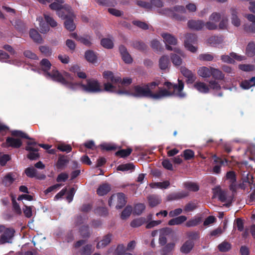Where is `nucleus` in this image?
<instances>
[{"label":"nucleus","instance_id":"obj_1","mask_svg":"<svg viewBox=\"0 0 255 255\" xmlns=\"http://www.w3.org/2000/svg\"><path fill=\"white\" fill-rule=\"evenodd\" d=\"M171 94L166 89H161L157 93H153L144 84L142 86L140 85L134 86L133 93L131 95L136 97H148L154 99H159L169 96Z\"/></svg>","mask_w":255,"mask_h":255},{"label":"nucleus","instance_id":"obj_2","mask_svg":"<svg viewBox=\"0 0 255 255\" xmlns=\"http://www.w3.org/2000/svg\"><path fill=\"white\" fill-rule=\"evenodd\" d=\"M86 84L79 83V86L84 92L89 93H97L103 91L98 80L94 78L86 80Z\"/></svg>","mask_w":255,"mask_h":255},{"label":"nucleus","instance_id":"obj_3","mask_svg":"<svg viewBox=\"0 0 255 255\" xmlns=\"http://www.w3.org/2000/svg\"><path fill=\"white\" fill-rule=\"evenodd\" d=\"M178 84H173L170 82H165L164 83V85L166 86L168 90L173 89V92H170L171 93V95L168 96H171L172 95H175L176 96L179 97L180 98H183L185 97V94L182 91L184 88V83L179 79L178 80Z\"/></svg>","mask_w":255,"mask_h":255},{"label":"nucleus","instance_id":"obj_4","mask_svg":"<svg viewBox=\"0 0 255 255\" xmlns=\"http://www.w3.org/2000/svg\"><path fill=\"white\" fill-rule=\"evenodd\" d=\"M14 233L15 230L13 228L0 225V244L11 243Z\"/></svg>","mask_w":255,"mask_h":255},{"label":"nucleus","instance_id":"obj_5","mask_svg":"<svg viewBox=\"0 0 255 255\" xmlns=\"http://www.w3.org/2000/svg\"><path fill=\"white\" fill-rule=\"evenodd\" d=\"M115 202H116V208L117 209L123 208L127 203L125 194L121 192L112 195L109 198L108 204L109 206L111 207L115 204Z\"/></svg>","mask_w":255,"mask_h":255},{"label":"nucleus","instance_id":"obj_6","mask_svg":"<svg viewBox=\"0 0 255 255\" xmlns=\"http://www.w3.org/2000/svg\"><path fill=\"white\" fill-rule=\"evenodd\" d=\"M162 37L166 45V48L168 50H173L175 52L182 55V51L178 48H172L170 45H175L177 44V39L172 35L168 33L162 34Z\"/></svg>","mask_w":255,"mask_h":255},{"label":"nucleus","instance_id":"obj_7","mask_svg":"<svg viewBox=\"0 0 255 255\" xmlns=\"http://www.w3.org/2000/svg\"><path fill=\"white\" fill-rule=\"evenodd\" d=\"M27 146L25 147V150L29 152L27 155V157L30 160H36L40 157L39 154L38 153V148H35L34 146L37 145L35 141H27Z\"/></svg>","mask_w":255,"mask_h":255},{"label":"nucleus","instance_id":"obj_8","mask_svg":"<svg viewBox=\"0 0 255 255\" xmlns=\"http://www.w3.org/2000/svg\"><path fill=\"white\" fill-rule=\"evenodd\" d=\"M197 41V37L196 34L193 33H187L185 35L184 41L185 47L190 51L194 53L197 51V48L193 46Z\"/></svg>","mask_w":255,"mask_h":255},{"label":"nucleus","instance_id":"obj_9","mask_svg":"<svg viewBox=\"0 0 255 255\" xmlns=\"http://www.w3.org/2000/svg\"><path fill=\"white\" fill-rule=\"evenodd\" d=\"M46 76L51 78L53 81L59 82L62 85H67L68 84V81L57 70H52L51 72L47 73Z\"/></svg>","mask_w":255,"mask_h":255},{"label":"nucleus","instance_id":"obj_10","mask_svg":"<svg viewBox=\"0 0 255 255\" xmlns=\"http://www.w3.org/2000/svg\"><path fill=\"white\" fill-rule=\"evenodd\" d=\"M16 174L15 172L6 173L1 179V184L5 187L10 186L15 180Z\"/></svg>","mask_w":255,"mask_h":255},{"label":"nucleus","instance_id":"obj_11","mask_svg":"<svg viewBox=\"0 0 255 255\" xmlns=\"http://www.w3.org/2000/svg\"><path fill=\"white\" fill-rule=\"evenodd\" d=\"M247 18L252 23L244 24V30L247 32L255 33V15L249 14L247 15Z\"/></svg>","mask_w":255,"mask_h":255},{"label":"nucleus","instance_id":"obj_12","mask_svg":"<svg viewBox=\"0 0 255 255\" xmlns=\"http://www.w3.org/2000/svg\"><path fill=\"white\" fill-rule=\"evenodd\" d=\"M180 72L185 77L187 78V83L191 84L195 81L196 78L195 75L185 67H181Z\"/></svg>","mask_w":255,"mask_h":255},{"label":"nucleus","instance_id":"obj_13","mask_svg":"<svg viewBox=\"0 0 255 255\" xmlns=\"http://www.w3.org/2000/svg\"><path fill=\"white\" fill-rule=\"evenodd\" d=\"M64 10L60 9L56 12L57 15L63 19H65L68 18L70 15H72V7L67 4L64 5Z\"/></svg>","mask_w":255,"mask_h":255},{"label":"nucleus","instance_id":"obj_14","mask_svg":"<svg viewBox=\"0 0 255 255\" xmlns=\"http://www.w3.org/2000/svg\"><path fill=\"white\" fill-rule=\"evenodd\" d=\"M5 143L6 145V147H11L14 148H18L22 145L21 139L12 137H7Z\"/></svg>","mask_w":255,"mask_h":255},{"label":"nucleus","instance_id":"obj_15","mask_svg":"<svg viewBox=\"0 0 255 255\" xmlns=\"http://www.w3.org/2000/svg\"><path fill=\"white\" fill-rule=\"evenodd\" d=\"M189 195L188 192L186 191H180L178 192H173L169 194L167 196V200L168 201L177 200L187 197Z\"/></svg>","mask_w":255,"mask_h":255},{"label":"nucleus","instance_id":"obj_16","mask_svg":"<svg viewBox=\"0 0 255 255\" xmlns=\"http://www.w3.org/2000/svg\"><path fill=\"white\" fill-rule=\"evenodd\" d=\"M204 26V23L202 20H190L188 22L189 28L193 30H200Z\"/></svg>","mask_w":255,"mask_h":255},{"label":"nucleus","instance_id":"obj_17","mask_svg":"<svg viewBox=\"0 0 255 255\" xmlns=\"http://www.w3.org/2000/svg\"><path fill=\"white\" fill-rule=\"evenodd\" d=\"M111 190L110 184L108 183L101 184L97 190V193L99 196H104L107 194Z\"/></svg>","mask_w":255,"mask_h":255},{"label":"nucleus","instance_id":"obj_18","mask_svg":"<svg viewBox=\"0 0 255 255\" xmlns=\"http://www.w3.org/2000/svg\"><path fill=\"white\" fill-rule=\"evenodd\" d=\"M85 58L89 62L94 64L97 62V55L92 50H88L85 52Z\"/></svg>","mask_w":255,"mask_h":255},{"label":"nucleus","instance_id":"obj_19","mask_svg":"<svg viewBox=\"0 0 255 255\" xmlns=\"http://www.w3.org/2000/svg\"><path fill=\"white\" fill-rule=\"evenodd\" d=\"M103 77L113 83H118L121 82V78L120 77H115L112 72L110 71H105L103 74Z\"/></svg>","mask_w":255,"mask_h":255},{"label":"nucleus","instance_id":"obj_20","mask_svg":"<svg viewBox=\"0 0 255 255\" xmlns=\"http://www.w3.org/2000/svg\"><path fill=\"white\" fill-rule=\"evenodd\" d=\"M214 196L218 197L219 200L222 202H224L227 199L226 192L222 190L219 187L215 188L213 189Z\"/></svg>","mask_w":255,"mask_h":255},{"label":"nucleus","instance_id":"obj_21","mask_svg":"<svg viewBox=\"0 0 255 255\" xmlns=\"http://www.w3.org/2000/svg\"><path fill=\"white\" fill-rule=\"evenodd\" d=\"M74 14L70 15L65 19L64 21V26L66 29L70 31H74L76 28V25L74 22Z\"/></svg>","mask_w":255,"mask_h":255},{"label":"nucleus","instance_id":"obj_22","mask_svg":"<svg viewBox=\"0 0 255 255\" xmlns=\"http://www.w3.org/2000/svg\"><path fill=\"white\" fill-rule=\"evenodd\" d=\"M24 172L26 176L29 178L36 177L39 179H44L45 178V176L44 175H41L40 176H37V170L33 167L26 168Z\"/></svg>","mask_w":255,"mask_h":255},{"label":"nucleus","instance_id":"obj_23","mask_svg":"<svg viewBox=\"0 0 255 255\" xmlns=\"http://www.w3.org/2000/svg\"><path fill=\"white\" fill-rule=\"evenodd\" d=\"M39 66L44 72V75L46 76L47 73H50L49 71L52 66L50 62L47 59H42L39 63Z\"/></svg>","mask_w":255,"mask_h":255},{"label":"nucleus","instance_id":"obj_24","mask_svg":"<svg viewBox=\"0 0 255 255\" xmlns=\"http://www.w3.org/2000/svg\"><path fill=\"white\" fill-rule=\"evenodd\" d=\"M187 218L184 215L173 218L168 221V224L169 226L179 225L185 222Z\"/></svg>","mask_w":255,"mask_h":255},{"label":"nucleus","instance_id":"obj_25","mask_svg":"<svg viewBox=\"0 0 255 255\" xmlns=\"http://www.w3.org/2000/svg\"><path fill=\"white\" fill-rule=\"evenodd\" d=\"M112 234H108L104 236L103 239L97 245V249L103 248L109 245L112 240Z\"/></svg>","mask_w":255,"mask_h":255},{"label":"nucleus","instance_id":"obj_26","mask_svg":"<svg viewBox=\"0 0 255 255\" xmlns=\"http://www.w3.org/2000/svg\"><path fill=\"white\" fill-rule=\"evenodd\" d=\"M194 245V242L191 240L186 241L180 248V251L183 254H188L192 250Z\"/></svg>","mask_w":255,"mask_h":255},{"label":"nucleus","instance_id":"obj_27","mask_svg":"<svg viewBox=\"0 0 255 255\" xmlns=\"http://www.w3.org/2000/svg\"><path fill=\"white\" fill-rule=\"evenodd\" d=\"M29 36L30 38L36 43H41L43 42V39L41 35L34 29H31L30 30Z\"/></svg>","mask_w":255,"mask_h":255},{"label":"nucleus","instance_id":"obj_28","mask_svg":"<svg viewBox=\"0 0 255 255\" xmlns=\"http://www.w3.org/2000/svg\"><path fill=\"white\" fill-rule=\"evenodd\" d=\"M69 162V159L66 156L59 154L56 166L57 169H61Z\"/></svg>","mask_w":255,"mask_h":255},{"label":"nucleus","instance_id":"obj_29","mask_svg":"<svg viewBox=\"0 0 255 255\" xmlns=\"http://www.w3.org/2000/svg\"><path fill=\"white\" fill-rule=\"evenodd\" d=\"M212 67L208 68L207 67H200L198 71V75L203 78L210 77L212 75Z\"/></svg>","mask_w":255,"mask_h":255},{"label":"nucleus","instance_id":"obj_30","mask_svg":"<svg viewBox=\"0 0 255 255\" xmlns=\"http://www.w3.org/2000/svg\"><path fill=\"white\" fill-rule=\"evenodd\" d=\"M121 0L122 2H125L127 0ZM97 2L100 5L107 7H114L117 4L116 0H97Z\"/></svg>","mask_w":255,"mask_h":255},{"label":"nucleus","instance_id":"obj_31","mask_svg":"<svg viewBox=\"0 0 255 255\" xmlns=\"http://www.w3.org/2000/svg\"><path fill=\"white\" fill-rule=\"evenodd\" d=\"M194 86L196 90L202 93H207L209 91V87L203 82H197L194 84Z\"/></svg>","mask_w":255,"mask_h":255},{"label":"nucleus","instance_id":"obj_32","mask_svg":"<svg viewBox=\"0 0 255 255\" xmlns=\"http://www.w3.org/2000/svg\"><path fill=\"white\" fill-rule=\"evenodd\" d=\"M149 205L151 207H154L159 204L161 200L159 196L155 195H152L147 198Z\"/></svg>","mask_w":255,"mask_h":255},{"label":"nucleus","instance_id":"obj_33","mask_svg":"<svg viewBox=\"0 0 255 255\" xmlns=\"http://www.w3.org/2000/svg\"><path fill=\"white\" fill-rule=\"evenodd\" d=\"M135 166L132 163H128L126 164H122L117 167V170L122 171L132 172L134 170Z\"/></svg>","mask_w":255,"mask_h":255},{"label":"nucleus","instance_id":"obj_34","mask_svg":"<svg viewBox=\"0 0 255 255\" xmlns=\"http://www.w3.org/2000/svg\"><path fill=\"white\" fill-rule=\"evenodd\" d=\"M255 86V77H253L249 80H245L241 83V87L244 89H249Z\"/></svg>","mask_w":255,"mask_h":255},{"label":"nucleus","instance_id":"obj_35","mask_svg":"<svg viewBox=\"0 0 255 255\" xmlns=\"http://www.w3.org/2000/svg\"><path fill=\"white\" fill-rule=\"evenodd\" d=\"M169 63V59L167 56L164 55L159 60V66L161 70H165L168 68Z\"/></svg>","mask_w":255,"mask_h":255},{"label":"nucleus","instance_id":"obj_36","mask_svg":"<svg viewBox=\"0 0 255 255\" xmlns=\"http://www.w3.org/2000/svg\"><path fill=\"white\" fill-rule=\"evenodd\" d=\"M170 233V230L168 228H163L161 230V234L159 236V243L161 246L166 244L167 239L165 235H167Z\"/></svg>","mask_w":255,"mask_h":255},{"label":"nucleus","instance_id":"obj_37","mask_svg":"<svg viewBox=\"0 0 255 255\" xmlns=\"http://www.w3.org/2000/svg\"><path fill=\"white\" fill-rule=\"evenodd\" d=\"M246 54L249 57H252L255 55V44L254 42H250L247 46Z\"/></svg>","mask_w":255,"mask_h":255},{"label":"nucleus","instance_id":"obj_38","mask_svg":"<svg viewBox=\"0 0 255 255\" xmlns=\"http://www.w3.org/2000/svg\"><path fill=\"white\" fill-rule=\"evenodd\" d=\"M132 45L134 48L141 51L146 50L147 48V46L141 40L133 41Z\"/></svg>","mask_w":255,"mask_h":255},{"label":"nucleus","instance_id":"obj_39","mask_svg":"<svg viewBox=\"0 0 255 255\" xmlns=\"http://www.w3.org/2000/svg\"><path fill=\"white\" fill-rule=\"evenodd\" d=\"M11 134L13 136L20 137L21 138H25L31 140H33L34 139L30 138L26 133L23 132L21 130H14L11 132Z\"/></svg>","mask_w":255,"mask_h":255},{"label":"nucleus","instance_id":"obj_40","mask_svg":"<svg viewBox=\"0 0 255 255\" xmlns=\"http://www.w3.org/2000/svg\"><path fill=\"white\" fill-rule=\"evenodd\" d=\"M232 248V245L227 241H224L218 246V249L221 252H227Z\"/></svg>","mask_w":255,"mask_h":255},{"label":"nucleus","instance_id":"obj_41","mask_svg":"<svg viewBox=\"0 0 255 255\" xmlns=\"http://www.w3.org/2000/svg\"><path fill=\"white\" fill-rule=\"evenodd\" d=\"M237 11L236 9L234 8L231 9V14H232V24L238 27L240 25L241 21L240 19L239 18V17L237 16Z\"/></svg>","mask_w":255,"mask_h":255},{"label":"nucleus","instance_id":"obj_42","mask_svg":"<svg viewBox=\"0 0 255 255\" xmlns=\"http://www.w3.org/2000/svg\"><path fill=\"white\" fill-rule=\"evenodd\" d=\"M132 151V148L128 147L127 149H121L117 151L115 153L117 156L125 158L129 156Z\"/></svg>","mask_w":255,"mask_h":255},{"label":"nucleus","instance_id":"obj_43","mask_svg":"<svg viewBox=\"0 0 255 255\" xmlns=\"http://www.w3.org/2000/svg\"><path fill=\"white\" fill-rule=\"evenodd\" d=\"M146 222V219L143 217H140L133 220L130 224L131 227L136 228L140 227Z\"/></svg>","mask_w":255,"mask_h":255},{"label":"nucleus","instance_id":"obj_44","mask_svg":"<svg viewBox=\"0 0 255 255\" xmlns=\"http://www.w3.org/2000/svg\"><path fill=\"white\" fill-rule=\"evenodd\" d=\"M164 13L168 16L171 17L177 20H181V17L179 14L176 13L171 8H165L163 10Z\"/></svg>","mask_w":255,"mask_h":255},{"label":"nucleus","instance_id":"obj_45","mask_svg":"<svg viewBox=\"0 0 255 255\" xmlns=\"http://www.w3.org/2000/svg\"><path fill=\"white\" fill-rule=\"evenodd\" d=\"M100 146L102 150H106L108 151H115L118 148V146L116 145L108 143L101 144Z\"/></svg>","mask_w":255,"mask_h":255},{"label":"nucleus","instance_id":"obj_46","mask_svg":"<svg viewBox=\"0 0 255 255\" xmlns=\"http://www.w3.org/2000/svg\"><path fill=\"white\" fill-rule=\"evenodd\" d=\"M132 208L131 206H127L122 211L121 218L123 220L127 219L131 215Z\"/></svg>","mask_w":255,"mask_h":255},{"label":"nucleus","instance_id":"obj_47","mask_svg":"<svg viewBox=\"0 0 255 255\" xmlns=\"http://www.w3.org/2000/svg\"><path fill=\"white\" fill-rule=\"evenodd\" d=\"M213 78L217 80H222L224 78V75L222 72L218 69L212 68V75Z\"/></svg>","mask_w":255,"mask_h":255},{"label":"nucleus","instance_id":"obj_48","mask_svg":"<svg viewBox=\"0 0 255 255\" xmlns=\"http://www.w3.org/2000/svg\"><path fill=\"white\" fill-rule=\"evenodd\" d=\"M57 148L58 150L62 152L69 153L72 151V148L70 144L61 143L57 145Z\"/></svg>","mask_w":255,"mask_h":255},{"label":"nucleus","instance_id":"obj_49","mask_svg":"<svg viewBox=\"0 0 255 255\" xmlns=\"http://www.w3.org/2000/svg\"><path fill=\"white\" fill-rule=\"evenodd\" d=\"M194 155L195 153L194 151L191 149H187L183 151V154H181V156H183L185 160H189L193 158Z\"/></svg>","mask_w":255,"mask_h":255},{"label":"nucleus","instance_id":"obj_50","mask_svg":"<svg viewBox=\"0 0 255 255\" xmlns=\"http://www.w3.org/2000/svg\"><path fill=\"white\" fill-rule=\"evenodd\" d=\"M170 185L169 181L166 180L162 182H155L151 184L150 186L153 188L154 187L161 189H166Z\"/></svg>","mask_w":255,"mask_h":255},{"label":"nucleus","instance_id":"obj_51","mask_svg":"<svg viewBox=\"0 0 255 255\" xmlns=\"http://www.w3.org/2000/svg\"><path fill=\"white\" fill-rule=\"evenodd\" d=\"M175 244L173 243H170L167 244L163 248L161 254L162 255H167V254L171 252L174 248Z\"/></svg>","mask_w":255,"mask_h":255},{"label":"nucleus","instance_id":"obj_52","mask_svg":"<svg viewBox=\"0 0 255 255\" xmlns=\"http://www.w3.org/2000/svg\"><path fill=\"white\" fill-rule=\"evenodd\" d=\"M81 236L84 238H89L90 236L89 228L88 226L84 225L79 229Z\"/></svg>","mask_w":255,"mask_h":255},{"label":"nucleus","instance_id":"obj_53","mask_svg":"<svg viewBox=\"0 0 255 255\" xmlns=\"http://www.w3.org/2000/svg\"><path fill=\"white\" fill-rule=\"evenodd\" d=\"M101 44L107 49H112L114 46L112 40L109 38H103L101 40Z\"/></svg>","mask_w":255,"mask_h":255},{"label":"nucleus","instance_id":"obj_54","mask_svg":"<svg viewBox=\"0 0 255 255\" xmlns=\"http://www.w3.org/2000/svg\"><path fill=\"white\" fill-rule=\"evenodd\" d=\"M201 218L200 217L197 218H192L188 220L186 223V226L187 227H192L197 226L201 222Z\"/></svg>","mask_w":255,"mask_h":255},{"label":"nucleus","instance_id":"obj_55","mask_svg":"<svg viewBox=\"0 0 255 255\" xmlns=\"http://www.w3.org/2000/svg\"><path fill=\"white\" fill-rule=\"evenodd\" d=\"M145 206L144 204L138 203L135 205L133 209L134 214L139 215L144 210Z\"/></svg>","mask_w":255,"mask_h":255},{"label":"nucleus","instance_id":"obj_56","mask_svg":"<svg viewBox=\"0 0 255 255\" xmlns=\"http://www.w3.org/2000/svg\"><path fill=\"white\" fill-rule=\"evenodd\" d=\"M197 208V203L193 202H189L184 207V210L185 212H192Z\"/></svg>","mask_w":255,"mask_h":255},{"label":"nucleus","instance_id":"obj_57","mask_svg":"<svg viewBox=\"0 0 255 255\" xmlns=\"http://www.w3.org/2000/svg\"><path fill=\"white\" fill-rule=\"evenodd\" d=\"M223 41V38L221 36H213L208 39V42L213 44L221 43Z\"/></svg>","mask_w":255,"mask_h":255},{"label":"nucleus","instance_id":"obj_58","mask_svg":"<svg viewBox=\"0 0 255 255\" xmlns=\"http://www.w3.org/2000/svg\"><path fill=\"white\" fill-rule=\"evenodd\" d=\"M184 186L189 190L194 192L197 191L199 189L198 185L193 182H186L184 183Z\"/></svg>","mask_w":255,"mask_h":255},{"label":"nucleus","instance_id":"obj_59","mask_svg":"<svg viewBox=\"0 0 255 255\" xmlns=\"http://www.w3.org/2000/svg\"><path fill=\"white\" fill-rule=\"evenodd\" d=\"M87 219L86 216L77 215L74 217V224L76 226H79L83 224Z\"/></svg>","mask_w":255,"mask_h":255},{"label":"nucleus","instance_id":"obj_60","mask_svg":"<svg viewBox=\"0 0 255 255\" xmlns=\"http://www.w3.org/2000/svg\"><path fill=\"white\" fill-rule=\"evenodd\" d=\"M92 37L90 36L87 35L85 37L81 36L79 39V41L81 43H83L85 45L90 47L91 46L92 43Z\"/></svg>","mask_w":255,"mask_h":255},{"label":"nucleus","instance_id":"obj_61","mask_svg":"<svg viewBox=\"0 0 255 255\" xmlns=\"http://www.w3.org/2000/svg\"><path fill=\"white\" fill-rule=\"evenodd\" d=\"M234 227H236L240 232H242L244 229V223L241 218H237L235 220Z\"/></svg>","mask_w":255,"mask_h":255},{"label":"nucleus","instance_id":"obj_62","mask_svg":"<svg viewBox=\"0 0 255 255\" xmlns=\"http://www.w3.org/2000/svg\"><path fill=\"white\" fill-rule=\"evenodd\" d=\"M171 59L173 64L175 66H179L182 63V59L176 54H171Z\"/></svg>","mask_w":255,"mask_h":255},{"label":"nucleus","instance_id":"obj_63","mask_svg":"<svg viewBox=\"0 0 255 255\" xmlns=\"http://www.w3.org/2000/svg\"><path fill=\"white\" fill-rule=\"evenodd\" d=\"M95 213L101 216H106L108 215L109 212L107 208L99 207L95 209Z\"/></svg>","mask_w":255,"mask_h":255},{"label":"nucleus","instance_id":"obj_64","mask_svg":"<svg viewBox=\"0 0 255 255\" xmlns=\"http://www.w3.org/2000/svg\"><path fill=\"white\" fill-rule=\"evenodd\" d=\"M39 49L40 52L45 56H49L52 54V50L48 46H40Z\"/></svg>","mask_w":255,"mask_h":255}]
</instances>
